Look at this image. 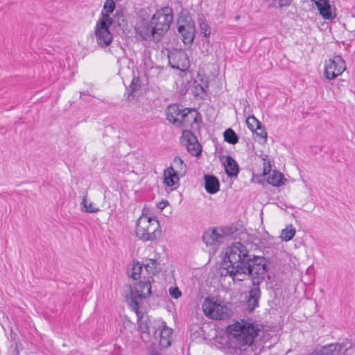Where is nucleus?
I'll return each mask as SVG.
<instances>
[{
  "instance_id": "f257e3e1",
  "label": "nucleus",
  "mask_w": 355,
  "mask_h": 355,
  "mask_svg": "<svg viewBox=\"0 0 355 355\" xmlns=\"http://www.w3.org/2000/svg\"><path fill=\"white\" fill-rule=\"evenodd\" d=\"M222 266L223 275H229L239 281H243L246 277L252 279L253 287L249 291L246 305L250 312L253 311L259 306L261 297L259 286L267 273L266 259L250 254L243 244L236 242L225 249Z\"/></svg>"
},
{
  "instance_id": "f03ea898",
  "label": "nucleus",
  "mask_w": 355,
  "mask_h": 355,
  "mask_svg": "<svg viewBox=\"0 0 355 355\" xmlns=\"http://www.w3.org/2000/svg\"><path fill=\"white\" fill-rule=\"evenodd\" d=\"M229 331L235 340L236 347L240 350L246 351L248 348L252 347L259 329L257 325L242 320L230 326Z\"/></svg>"
},
{
  "instance_id": "7ed1b4c3",
  "label": "nucleus",
  "mask_w": 355,
  "mask_h": 355,
  "mask_svg": "<svg viewBox=\"0 0 355 355\" xmlns=\"http://www.w3.org/2000/svg\"><path fill=\"white\" fill-rule=\"evenodd\" d=\"M153 282L154 279L152 276H148L147 278L143 277L135 284L134 289L131 291L130 296L127 298L128 305L138 315L139 304L142 299L150 296L151 284Z\"/></svg>"
},
{
  "instance_id": "20e7f679",
  "label": "nucleus",
  "mask_w": 355,
  "mask_h": 355,
  "mask_svg": "<svg viewBox=\"0 0 355 355\" xmlns=\"http://www.w3.org/2000/svg\"><path fill=\"white\" fill-rule=\"evenodd\" d=\"M135 232L137 236L144 241H154L161 234L159 222L143 215L137 220Z\"/></svg>"
},
{
  "instance_id": "39448f33",
  "label": "nucleus",
  "mask_w": 355,
  "mask_h": 355,
  "mask_svg": "<svg viewBox=\"0 0 355 355\" xmlns=\"http://www.w3.org/2000/svg\"><path fill=\"white\" fill-rule=\"evenodd\" d=\"M204 314L214 320H223L230 316V310L225 304L214 297H207L202 304Z\"/></svg>"
},
{
  "instance_id": "423d86ee",
  "label": "nucleus",
  "mask_w": 355,
  "mask_h": 355,
  "mask_svg": "<svg viewBox=\"0 0 355 355\" xmlns=\"http://www.w3.org/2000/svg\"><path fill=\"white\" fill-rule=\"evenodd\" d=\"M113 22L112 19L107 15L101 16L95 27L96 42L102 48L108 46L112 42L113 36L109 28Z\"/></svg>"
},
{
  "instance_id": "0eeeda50",
  "label": "nucleus",
  "mask_w": 355,
  "mask_h": 355,
  "mask_svg": "<svg viewBox=\"0 0 355 355\" xmlns=\"http://www.w3.org/2000/svg\"><path fill=\"white\" fill-rule=\"evenodd\" d=\"M173 18L172 11L168 8L159 10L153 15L151 23L159 38L169 29Z\"/></svg>"
},
{
  "instance_id": "6e6552de",
  "label": "nucleus",
  "mask_w": 355,
  "mask_h": 355,
  "mask_svg": "<svg viewBox=\"0 0 355 355\" xmlns=\"http://www.w3.org/2000/svg\"><path fill=\"white\" fill-rule=\"evenodd\" d=\"M178 31L182 37L185 44L193 43L196 35V27L193 21L190 17L180 18L178 21Z\"/></svg>"
},
{
  "instance_id": "1a4fd4ad",
  "label": "nucleus",
  "mask_w": 355,
  "mask_h": 355,
  "mask_svg": "<svg viewBox=\"0 0 355 355\" xmlns=\"http://www.w3.org/2000/svg\"><path fill=\"white\" fill-rule=\"evenodd\" d=\"M345 64L341 56L337 55L325 63L324 76L327 79H334L345 70Z\"/></svg>"
},
{
  "instance_id": "9d476101",
  "label": "nucleus",
  "mask_w": 355,
  "mask_h": 355,
  "mask_svg": "<svg viewBox=\"0 0 355 355\" xmlns=\"http://www.w3.org/2000/svg\"><path fill=\"white\" fill-rule=\"evenodd\" d=\"M233 233V228L225 227L220 230L213 228L205 232L202 239L207 245H211L216 243H223L225 236Z\"/></svg>"
},
{
  "instance_id": "9b49d317",
  "label": "nucleus",
  "mask_w": 355,
  "mask_h": 355,
  "mask_svg": "<svg viewBox=\"0 0 355 355\" xmlns=\"http://www.w3.org/2000/svg\"><path fill=\"white\" fill-rule=\"evenodd\" d=\"M168 62L171 67L186 71L190 66L188 55L183 51H175L168 55Z\"/></svg>"
},
{
  "instance_id": "f8f14e48",
  "label": "nucleus",
  "mask_w": 355,
  "mask_h": 355,
  "mask_svg": "<svg viewBox=\"0 0 355 355\" xmlns=\"http://www.w3.org/2000/svg\"><path fill=\"white\" fill-rule=\"evenodd\" d=\"M135 31L137 34L143 40H148L151 39L158 40L159 37L157 36L155 31L151 23V21L148 22L146 20H141L137 23Z\"/></svg>"
},
{
  "instance_id": "ddd939ff",
  "label": "nucleus",
  "mask_w": 355,
  "mask_h": 355,
  "mask_svg": "<svg viewBox=\"0 0 355 355\" xmlns=\"http://www.w3.org/2000/svg\"><path fill=\"white\" fill-rule=\"evenodd\" d=\"M183 138L186 140L187 150L193 156H199L201 153L202 147L197 140L196 137L191 131H184Z\"/></svg>"
},
{
  "instance_id": "4468645a",
  "label": "nucleus",
  "mask_w": 355,
  "mask_h": 355,
  "mask_svg": "<svg viewBox=\"0 0 355 355\" xmlns=\"http://www.w3.org/2000/svg\"><path fill=\"white\" fill-rule=\"evenodd\" d=\"M352 350L351 347H344L340 344H330L323 347L318 355H349Z\"/></svg>"
},
{
  "instance_id": "2eb2a0df",
  "label": "nucleus",
  "mask_w": 355,
  "mask_h": 355,
  "mask_svg": "<svg viewBox=\"0 0 355 355\" xmlns=\"http://www.w3.org/2000/svg\"><path fill=\"white\" fill-rule=\"evenodd\" d=\"M185 112L184 109H181L177 105H172L166 109L167 119L177 127L180 126L181 116Z\"/></svg>"
},
{
  "instance_id": "dca6fc26",
  "label": "nucleus",
  "mask_w": 355,
  "mask_h": 355,
  "mask_svg": "<svg viewBox=\"0 0 355 355\" xmlns=\"http://www.w3.org/2000/svg\"><path fill=\"white\" fill-rule=\"evenodd\" d=\"M180 176L174 172L173 168H168L164 171V183L166 186L171 187V190H173L178 187Z\"/></svg>"
},
{
  "instance_id": "f3484780",
  "label": "nucleus",
  "mask_w": 355,
  "mask_h": 355,
  "mask_svg": "<svg viewBox=\"0 0 355 355\" xmlns=\"http://www.w3.org/2000/svg\"><path fill=\"white\" fill-rule=\"evenodd\" d=\"M172 329L166 326L165 322H162L161 329L159 332V345L162 348L168 347L171 343Z\"/></svg>"
},
{
  "instance_id": "a211bd4d",
  "label": "nucleus",
  "mask_w": 355,
  "mask_h": 355,
  "mask_svg": "<svg viewBox=\"0 0 355 355\" xmlns=\"http://www.w3.org/2000/svg\"><path fill=\"white\" fill-rule=\"evenodd\" d=\"M185 112L181 116L179 127H189L193 123L197 122V113L192 110L185 108Z\"/></svg>"
},
{
  "instance_id": "6ab92c4d",
  "label": "nucleus",
  "mask_w": 355,
  "mask_h": 355,
  "mask_svg": "<svg viewBox=\"0 0 355 355\" xmlns=\"http://www.w3.org/2000/svg\"><path fill=\"white\" fill-rule=\"evenodd\" d=\"M314 1L322 17L326 19H331L332 12L329 0H314Z\"/></svg>"
},
{
  "instance_id": "aec40b11",
  "label": "nucleus",
  "mask_w": 355,
  "mask_h": 355,
  "mask_svg": "<svg viewBox=\"0 0 355 355\" xmlns=\"http://www.w3.org/2000/svg\"><path fill=\"white\" fill-rule=\"evenodd\" d=\"M219 181L216 177L209 175H205V187L208 193H216L219 190Z\"/></svg>"
},
{
  "instance_id": "412c9836",
  "label": "nucleus",
  "mask_w": 355,
  "mask_h": 355,
  "mask_svg": "<svg viewBox=\"0 0 355 355\" xmlns=\"http://www.w3.org/2000/svg\"><path fill=\"white\" fill-rule=\"evenodd\" d=\"M143 266L149 276L152 277L158 273L161 270L159 263H158L157 260L155 259H146L144 261Z\"/></svg>"
},
{
  "instance_id": "4be33fe9",
  "label": "nucleus",
  "mask_w": 355,
  "mask_h": 355,
  "mask_svg": "<svg viewBox=\"0 0 355 355\" xmlns=\"http://www.w3.org/2000/svg\"><path fill=\"white\" fill-rule=\"evenodd\" d=\"M225 170L229 176H237L239 173V166L235 160L230 156H227L224 162Z\"/></svg>"
},
{
  "instance_id": "5701e85b",
  "label": "nucleus",
  "mask_w": 355,
  "mask_h": 355,
  "mask_svg": "<svg viewBox=\"0 0 355 355\" xmlns=\"http://www.w3.org/2000/svg\"><path fill=\"white\" fill-rule=\"evenodd\" d=\"M169 168H173L174 172L182 176L187 171V165L184 164L183 161L178 157H175L171 166Z\"/></svg>"
},
{
  "instance_id": "b1692460",
  "label": "nucleus",
  "mask_w": 355,
  "mask_h": 355,
  "mask_svg": "<svg viewBox=\"0 0 355 355\" xmlns=\"http://www.w3.org/2000/svg\"><path fill=\"white\" fill-rule=\"evenodd\" d=\"M296 230L293 225H288L286 227L282 230L280 235V238L282 241H289L295 235Z\"/></svg>"
},
{
  "instance_id": "393cba45",
  "label": "nucleus",
  "mask_w": 355,
  "mask_h": 355,
  "mask_svg": "<svg viewBox=\"0 0 355 355\" xmlns=\"http://www.w3.org/2000/svg\"><path fill=\"white\" fill-rule=\"evenodd\" d=\"M269 8H283L291 4V0H264Z\"/></svg>"
},
{
  "instance_id": "a878e982",
  "label": "nucleus",
  "mask_w": 355,
  "mask_h": 355,
  "mask_svg": "<svg viewBox=\"0 0 355 355\" xmlns=\"http://www.w3.org/2000/svg\"><path fill=\"white\" fill-rule=\"evenodd\" d=\"M283 175L280 172L274 171L268 178V182L272 186L278 187L282 184Z\"/></svg>"
},
{
  "instance_id": "bb28decb",
  "label": "nucleus",
  "mask_w": 355,
  "mask_h": 355,
  "mask_svg": "<svg viewBox=\"0 0 355 355\" xmlns=\"http://www.w3.org/2000/svg\"><path fill=\"white\" fill-rule=\"evenodd\" d=\"M81 210L88 213H97L99 211V209L94 206V203L90 202H88L87 200V196H85L80 202Z\"/></svg>"
},
{
  "instance_id": "cd10ccee",
  "label": "nucleus",
  "mask_w": 355,
  "mask_h": 355,
  "mask_svg": "<svg viewBox=\"0 0 355 355\" xmlns=\"http://www.w3.org/2000/svg\"><path fill=\"white\" fill-rule=\"evenodd\" d=\"M136 315L137 316L138 324H139V328L140 331L142 333L148 332L149 330V326H148V320L147 317H144V314L143 313L141 314L139 311V315L137 314H136Z\"/></svg>"
},
{
  "instance_id": "c85d7f7f",
  "label": "nucleus",
  "mask_w": 355,
  "mask_h": 355,
  "mask_svg": "<svg viewBox=\"0 0 355 355\" xmlns=\"http://www.w3.org/2000/svg\"><path fill=\"white\" fill-rule=\"evenodd\" d=\"M224 139L225 141H227L229 144H235L238 142V137L236 136V133L231 128L227 129L224 132Z\"/></svg>"
},
{
  "instance_id": "c756f323",
  "label": "nucleus",
  "mask_w": 355,
  "mask_h": 355,
  "mask_svg": "<svg viewBox=\"0 0 355 355\" xmlns=\"http://www.w3.org/2000/svg\"><path fill=\"white\" fill-rule=\"evenodd\" d=\"M141 271L142 265H141L139 262H137L136 263L133 264L130 272V276L135 280L139 279L141 278Z\"/></svg>"
},
{
  "instance_id": "7c9ffc66",
  "label": "nucleus",
  "mask_w": 355,
  "mask_h": 355,
  "mask_svg": "<svg viewBox=\"0 0 355 355\" xmlns=\"http://www.w3.org/2000/svg\"><path fill=\"white\" fill-rule=\"evenodd\" d=\"M115 8V3L114 0H106L104 3L103 9L102 10L101 16L107 15L110 16V13H112Z\"/></svg>"
},
{
  "instance_id": "2f4dec72",
  "label": "nucleus",
  "mask_w": 355,
  "mask_h": 355,
  "mask_svg": "<svg viewBox=\"0 0 355 355\" xmlns=\"http://www.w3.org/2000/svg\"><path fill=\"white\" fill-rule=\"evenodd\" d=\"M246 123L249 129L254 131L257 128L261 125V123L254 116H249L246 120Z\"/></svg>"
},
{
  "instance_id": "473e14b6",
  "label": "nucleus",
  "mask_w": 355,
  "mask_h": 355,
  "mask_svg": "<svg viewBox=\"0 0 355 355\" xmlns=\"http://www.w3.org/2000/svg\"><path fill=\"white\" fill-rule=\"evenodd\" d=\"M200 31L206 37H209L211 34V28L204 19H200Z\"/></svg>"
},
{
  "instance_id": "72a5a7b5",
  "label": "nucleus",
  "mask_w": 355,
  "mask_h": 355,
  "mask_svg": "<svg viewBox=\"0 0 355 355\" xmlns=\"http://www.w3.org/2000/svg\"><path fill=\"white\" fill-rule=\"evenodd\" d=\"M256 131V134L257 136H259V137H261V139H263L264 140V141H266V137H267V132L266 131V130L261 127V125H259V128H257L255 129Z\"/></svg>"
},
{
  "instance_id": "f704fd0d",
  "label": "nucleus",
  "mask_w": 355,
  "mask_h": 355,
  "mask_svg": "<svg viewBox=\"0 0 355 355\" xmlns=\"http://www.w3.org/2000/svg\"><path fill=\"white\" fill-rule=\"evenodd\" d=\"M169 294L170 295L175 298L178 299L181 296V292L177 287H171L169 288Z\"/></svg>"
},
{
  "instance_id": "c9c22d12",
  "label": "nucleus",
  "mask_w": 355,
  "mask_h": 355,
  "mask_svg": "<svg viewBox=\"0 0 355 355\" xmlns=\"http://www.w3.org/2000/svg\"><path fill=\"white\" fill-rule=\"evenodd\" d=\"M264 160L263 163V173L266 174L270 171V163L269 160H266V158H263Z\"/></svg>"
},
{
  "instance_id": "e433bc0d",
  "label": "nucleus",
  "mask_w": 355,
  "mask_h": 355,
  "mask_svg": "<svg viewBox=\"0 0 355 355\" xmlns=\"http://www.w3.org/2000/svg\"><path fill=\"white\" fill-rule=\"evenodd\" d=\"M167 204H168L167 201H162L159 203L158 208L160 209H163L166 206Z\"/></svg>"
},
{
  "instance_id": "4c0bfd02",
  "label": "nucleus",
  "mask_w": 355,
  "mask_h": 355,
  "mask_svg": "<svg viewBox=\"0 0 355 355\" xmlns=\"http://www.w3.org/2000/svg\"><path fill=\"white\" fill-rule=\"evenodd\" d=\"M239 18H240V16H239V15H237V16H236V17H235L236 20H239Z\"/></svg>"
},
{
  "instance_id": "58836bf2",
  "label": "nucleus",
  "mask_w": 355,
  "mask_h": 355,
  "mask_svg": "<svg viewBox=\"0 0 355 355\" xmlns=\"http://www.w3.org/2000/svg\"><path fill=\"white\" fill-rule=\"evenodd\" d=\"M15 355H19V352L17 349L15 350Z\"/></svg>"
}]
</instances>
